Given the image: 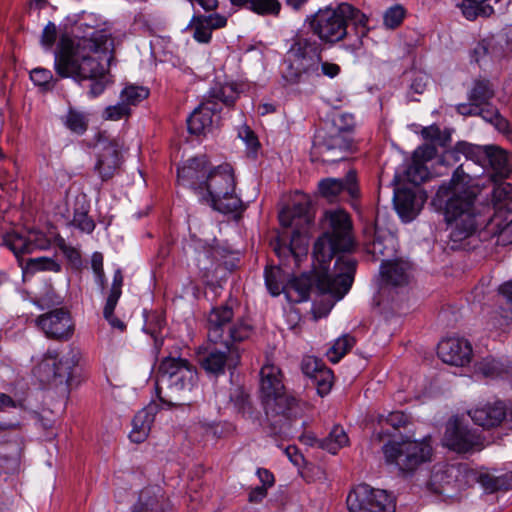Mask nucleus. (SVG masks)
I'll return each mask as SVG.
<instances>
[{
  "mask_svg": "<svg viewBox=\"0 0 512 512\" xmlns=\"http://www.w3.org/2000/svg\"><path fill=\"white\" fill-rule=\"evenodd\" d=\"M386 462L403 472H412L430 460L432 447L427 440L389 442L382 447Z\"/></svg>",
  "mask_w": 512,
  "mask_h": 512,
  "instance_id": "9d476101",
  "label": "nucleus"
},
{
  "mask_svg": "<svg viewBox=\"0 0 512 512\" xmlns=\"http://www.w3.org/2000/svg\"><path fill=\"white\" fill-rule=\"evenodd\" d=\"M149 96V90L143 86H126L120 94V99L127 107L136 106Z\"/></svg>",
  "mask_w": 512,
  "mask_h": 512,
  "instance_id": "58836bf2",
  "label": "nucleus"
},
{
  "mask_svg": "<svg viewBox=\"0 0 512 512\" xmlns=\"http://www.w3.org/2000/svg\"><path fill=\"white\" fill-rule=\"evenodd\" d=\"M231 2L236 6H247L254 13L264 16H277L281 11L279 0H231Z\"/></svg>",
  "mask_w": 512,
  "mask_h": 512,
  "instance_id": "2f4dec72",
  "label": "nucleus"
},
{
  "mask_svg": "<svg viewBox=\"0 0 512 512\" xmlns=\"http://www.w3.org/2000/svg\"><path fill=\"white\" fill-rule=\"evenodd\" d=\"M30 79L35 85L52 89L54 87L53 74L49 69L35 68L30 72Z\"/></svg>",
  "mask_w": 512,
  "mask_h": 512,
  "instance_id": "8fccbe9b",
  "label": "nucleus"
},
{
  "mask_svg": "<svg viewBox=\"0 0 512 512\" xmlns=\"http://www.w3.org/2000/svg\"><path fill=\"white\" fill-rule=\"evenodd\" d=\"M494 87L487 79H476L468 92V100L474 101L479 106L487 105L494 97Z\"/></svg>",
  "mask_w": 512,
  "mask_h": 512,
  "instance_id": "f704fd0d",
  "label": "nucleus"
},
{
  "mask_svg": "<svg viewBox=\"0 0 512 512\" xmlns=\"http://www.w3.org/2000/svg\"><path fill=\"white\" fill-rule=\"evenodd\" d=\"M478 482L488 493H493L498 490L512 489V471L500 476L482 473L478 476Z\"/></svg>",
  "mask_w": 512,
  "mask_h": 512,
  "instance_id": "72a5a7b5",
  "label": "nucleus"
},
{
  "mask_svg": "<svg viewBox=\"0 0 512 512\" xmlns=\"http://www.w3.org/2000/svg\"><path fill=\"white\" fill-rule=\"evenodd\" d=\"M149 325L151 328L156 329L157 334H161V332L165 326V320L160 315L152 314L146 320V324L144 326L145 332H146L147 326H149Z\"/></svg>",
  "mask_w": 512,
  "mask_h": 512,
  "instance_id": "0e129e2a",
  "label": "nucleus"
},
{
  "mask_svg": "<svg viewBox=\"0 0 512 512\" xmlns=\"http://www.w3.org/2000/svg\"><path fill=\"white\" fill-rule=\"evenodd\" d=\"M26 270L31 273L39 271L59 272L61 270V265L49 257L29 258L26 261Z\"/></svg>",
  "mask_w": 512,
  "mask_h": 512,
  "instance_id": "a19ab883",
  "label": "nucleus"
},
{
  "mask_svg": "<svg viewBox=\"0 0 512 512\" xmlns=\"http://www.w3.org/2000/svg\"><path fill=\"white\" fill-rule=\"evenodd\" d=\"M320 62L321 43L317 39L295 34L285 55L282 77L289 84H297L319 75Z\"/></svg>",
  "mask_w": 512,
  "mask_h": 512,
  "instance_id": "6e6552de",
  "label": "nucleus"
},
{
  "mask_svg": "<svg viewBox=\"0 0 512 512\" xmlns=\"http://www.w3.org/2000/svg\"><path fill=\"white\" fill-rule=\"evenodd\" d=\"M354 125L351 114H341L333 123L319 129L314 135L311 160L325 164L345 160L354 151L353 139L350 137Z\"/></svg>",
  "mask_w": 512,
  "mask_h": 512,
  "instance_id": "0eeeda50",
  "label": "nucleus"
},
{
  "mask_svg": "<svg viewBox=\"0 0 512 512\" xmlns=\"http://www.w3.org/2000/svg\"><path fill=\"white\" fill-rule=\"evenodd\" d=\"M238 98L237 92L232 86H223L210 92L207 100H213L218 103L220 101L227 107H232Z\"/></svg>",
  "mask_w": 512,
  "mask_h": 512,
  "instance_id": "a18cd8bd",
  "label": "nucleus"
},
{
  "mask_svg": "<svg viewBox=\"0 0 512 512\" xmlns=\"http://www.w3.org/2000/svg\"><path fill=\"white\" fill-rule=\"evenodd\" d=\"M428 77L423 74H417L413 78L410 88L417 94H422L427 86Z\"/></svg>",
  "mask_w": 512,
  "mask_h": 512,
  "instance_id": "e2e57ef3",
  "label": "nucleus"
},
{
  "mask_svg": "<svg viewBox=\"0 0 512 512\" xmlns=\"http://www.w3.org/2000/svg\"><path fill=\"white\" fill-rule=\"evenodd\" d=\"M236 301L214 307L207 317V338L205 347L199 348L198 359L207 374L218 377L226 370L233 371L241 362V350L237 343L252 334V326L242 318H234Z\"/></svg>",
  "mask_w": 512,
  "mask_h": 512,
  "instance_id": "20e7f679",
  "label": "nucleus"
},
{
  "mask_svg": "<svg viewBox=\"0 0 512 512\" xmlns=\"http://www.w3.org/2000/svg\"><path fill=\"white\" fill-rule=\"evenodd\" d=\"M36 324L47 338L57 341H67L74 333L73 320L64 308H57L40 315L36 319Z\"/></svg>",
  "mask_w": 512,
  "mask_h": 512,
  "instance_id": "2eb2a0df",
  "label": "nucleus"
},
{
  "mask_svg": "<svg viewBox=\"0 0 512 512\" xmlns=\"http://www.w3.org/2000/svg\"><path fill=\"white\" fill-rule=\"evenodd\" d=\"M466 159L454 171L448 183L438 187L434 201L445 203V220L449 230L452 249L458 247L463 240L472 236L477 229L474 202L475 191L469 186L477 175L471 173L472 165L486 167L487 146L458 142L452 150L444 154L445 161H459V155Z\"/></svg>",
  "mask_w": 512,
  "mask_h": 512,
  "instance_id": "f03ea898",
  "label": "nucleus"
},
{
  "mask_svg": "<svg viewBox=\"0 0 512 512\" xmlns=\"http://www.w3.org/2000/svg\"><path fill=\"white\" fill-rule=\"evenodd\" d=\"M472 421L484 429H492L499 426L506 418L507 411L501 401L487 403L468 412Z\"/></svg>",
  "mask_w": 512,
  "mask_h": 512,
  "instance_id": "5701e85b",
  "label": "nucleus"
},
{
  "mask_svg": "<svg viewBox=\"0 0 512 512\" xmlns=\"http://www.w3.org/2000/svg\"><path fill=\"white\" fill-rule=\"evenodd\" d=\"M197 380V371L191 369H182L174 376L157 377L156 390L161 402L168 405L180 403L181 394L191 391Z\"/></svg>",
  "mask_w": 512,
  "mask_h": 512,
  "instance_id": "4468645a",
  "label": "nucleus"
},
{
  "mask_svg": "<svg viewBox=\"0 0 512 512\" xmlns=\"http://www.w3.org/2000/svg\"><path fill=\"white\" fill-rule=\"evenodd\" d=\"M349 512H395L396 498L383 489L368 484H359L352 489L346 499Z\"/></svg>",
  "mask_w": 512,
  "mask_h": 512,
  "instance_id": "9b49d317",
  "label": "nucleus"
},
{
  "mask_svg": "<svg viewBox=\"0 0 512 512\" xmlns=\"http://www.w3.org/2000/svg\"><path fill=\"white\" fill-rule=\"evenodd\" d=\"M327 367L322 363L321 360L313 356H307L302 360L301 369L302 372L308 376L311 380L318 374L322 369Z\"/></svg>",
  "mask_w": 512,
  "mask_h": 512,
  "instance_id": "864d4df0",
  "label": "nucleus"
},
{
  "mask_svg": "<svg viewBox=\"0 0 512 512\" xmlns=\"http://www.w3.org/2000/svg\"><path fill=\"white\" fill-rule=\"evenodd\" d=\"M3 245L20 258L21 255L31 254L36 250L48 249L50 240L41 232H29L28 236H24L13 231L3 236Z\"/></svg>",
  "mask_w": 512,
  "mask_h": 512,
  "instance_id": "f3484780",
  "label": "nucleus"
},
{
  "mask_svg": "<svg viewBox=\"0 0 512 512\" xmlns=\"http://www.w3.org/2000/svg\"><path fill=\"white\" fill-rule=\"evenodd\" d=\"M122 286H123V275L120 269H117L114 272L112 286L107 297L106 301H110V305L114 303V301H118L122 294Z\"/></svg>",
  "mask_w": 512,
  "mask_h": 512,
  "instance_id": "6e6d98bb",
  "label": "nucleus"
},
{
  "mask_svg": "<svg viewBox=\"0 0 512 512\" xmlns=\"http://www.w3.org/2000/svg\"><path fill=\"white\" fill-rule=\"evenodd\" d=\"M21 451L22 448L17 445L11 455L2 454L0 457L3 461L9 463V469L15 470L19 466Z\"/></svg>",
  "mask_w": 512,
  "mask_h": 512,
  "instance_id": "680f3d73",
  "label": "nucleus"
},
{
  "mask_svg": "<svg viewBox=\"0 0 512 512\" xmlns=\"http://www.w3.org/2000/svg\"><path fill=\"white\" fill-rule=\"evenodd\" d=\"M117 303L118 301H114V303L109 306V304H111L110 301H106L103 310V316L113 329H117L118 331L123 332L126 329V324L114 315V310Z\"/></svg>",
  "mask_w": 512,
  "mask_h": 512,
  "instance_id": "5fc2aeb1",
  "label": "nucleus"
},
{
  "mask_svg": "<svg viewBox=\"0 0 512 512\" xmlns=\"http://www.w3.org/2000/svg\"><path fill=\"white\" fill-rule=\"evenodd\" d=\"M456 111L463 116H476L480 113V106L474 101L461 103L456 106Z\"/></svg>",
  "mask_w": 512,
  "mask_h": 512,
  "instance_id": "052dcab7",
  "label": "nucleus"
},
{
  "mask_svg": "<svg viewBox=\"0 0 512 512\" xmlns=\"http://www.w3.org/2000/svg\"><path fill=\"white\" fill-rule=\"evenodd\" d=\"M492 194L493 198L498 202L512 199V184L501 182L493 188Z\"/></svg>",
  "mask_w": 512,
  "mask_h": 512,
  "instance_id": "13d9d810",
  "label": "nucleus"
},
{
  "mask_svg": "<svg viewBox=\"0 0 512 512\" xmlns=\"http://www.w3.org/2000/svg\"><path fill=\"white\" fill-rule=\"evenodd\" d=\"M51 377L60 384L66 383L72 379L74 367L78 364L79 353L71 350L67 355L57 360V354L51 353Z\"/></svg>",
  "mask_w": 512,
  "mask_h": 512,
  "instance_id": "a878e982",
  "label": "nucleus"
},
{
  "mask_svg": "<svg viewBox=\"0 0 512 512\" xmlns=\"http://www.w3.org/2000/svg\"><path fill=\"white\" fill-rule=\"evenodd\" d=\"M405 11L402 6L391 7L384 14V24L387 29H396L403 21Z\"/></svg>",
  "mask_w": 512,
  "mask_h": 512,
  "instance_id": "603ef678",
  "label": "nucleus"
},
{
  "mask_svg": "<svg viewBox=\"0 0 512 512\" xmlns=\"http://www.w3.org/2000/svg\"><path fill=\"white\" fill-rule=\"evenodd\" d=\"M394 205L397 213L405 222L413 220L422 206L416 194L411 190L398 191L394 196Z\"/></svg>",
  "mask_w": 512,
  "mask_h": 512,
  "instance_id": "bb28decb",
  "label": "nucleus"
},
{
  "mask_svg": "<svg viewBox=\"0 0 512 512\" xmlns=\"http://www.w3.org/2000/svg\"><path fill=\"white\" fill-rule=\"evenodd\" d=\"M193 366L189 363L188 360L180 358V357H171L167 356L165 357L158 369L157 377L162 376H174L178 374L179 371L182 369H191Z\"/></svg>",
  "mask_w": 512,
  "mask_h": 512,
  "instance_id": "e433bc0d",
  "label": "nucleus"
},
{
  "mask_svg": "<svg viewBox=\"0 0 512 512\" xmlns=\"http://www.w3.org/2000/svg\"><path fill=\"white\" fill-rule=\"evenodd\" d=\"M265 285L272 296H278L284 293L288 274L280 267L267 266L264 271Z\"/></svg>",
  "mask_w": 512,
  "mask_h": 512,
  "instance_id": "7c9ffc66",
  "label": "nucleus"
},
{
  "mask_svg": "<svg viewBox=\"0 0 512 512\" xmlns=\"http://www.w3.org/2000/svg\"><path fill=\"white\" fill-rule=\"evenodd\" d=\"M238 135L250 149L255 150L259 146L255 133L248 126H243Z\"/></svg>",
  "mask_w": 512,
  "mask_h": 512,
  "instance_id": "bf43d9fd",
  "label": "nucleus"
},
{
  "mask_svg": "<svg viewBox=\"0 0 512 512\" xmlns=\"http://www.w3.org/2000/svg\"><path fill=\"white\" fill-rule=\"evenodd\" d=\"M257 475H258L260 482L262 483L261 486H265L267 489L269 487L273 486L274 476L269 470L264 469V468H259L257 470Z\"/></svg>",
  "mask_w": 512,
  "mask_h": 512,
  "instance_id": "338daca9",
  "label": "nucleus"
},
{
  "mask_svg": "<svg viewBox=\"0 0 512 512\" xmlns=\"http://www.w3.org/2000/svg\"><path fill=\"white\" fill-rule=\"evenodd\" d=\"M438 356L447 364L464 366L471 361L472 346L464 338H447L438 344Z\"/></svg>",
  "mask_w": 512,
  "mask_h": 512,
  "instance_id": "6ab92c4d",
  "label": "nucleus"
},
{
  "mask_svg": "<svg viewBox=\"0 0 512 512\" xmlns=\"http://www.w3.org/2000/svg\"><path fill=\"white\" fill-rule=\"evenodd\" d=\"M171 504L158 486L146 487L141 490L138 501L131 512H169Z\"/></svg>",
  "mask_w": 512,
  "mask_h": 512,
  "instance_id": "4be33fe9",
  "label": "nucleus"
},
{
  "mask_svg": "<svg viewBox=\"0 0 512 512\" xmlns=\"http://www.w3.org/2000/svg\"><path fill=\"white\" fill-rule=\"evenodd\" d=\"M413 264L402 258L382 260L380 276L382 288H403L413 280Z\"/></svg>",
  "mask_w": 512,
  "mask_h": 512,
  "instance_id": "dca6fc26",
  "label": "nucleus"
},
{
  "mask_svg": "<svg viewBox=\"0 0 512 512\" xmlns=\"http://www.w3.org/2000/svg\"><path fill=\"white\" fill-rule=\"evenodd\" d=\"M197 196L213 210L222 214H234L239 219L246 205L236 193V179L232 167L228 164L212 168L202 183Z\"/></svg>",
  "mask_w": 512,
  "mask_h": 512,
  "instance_id": "423d86ee",
  "label": "nucleus"
},
{
  "mask_svg": "<svg viewBox=\"0 0 512 512\" xmlns=\"http://www.w3.org/2000/svg\"><path fill=\"white\" fill-rule=\"evenodd\" d=\"M469 471L463 464H438L433 467L428 486L436 494L452 496L468 484Z\"/></svg>",
  "mask_w": 512,
  "mask_h": 512,
  "instance_id": "f8f14e48",
  "label": "nucleus"
},
{
  "mask_svg": "<svg viewBox=\"0 0 512 512\" xmlns=\"http://www.w3.org/2000/svg\"><path fill=\"white\" fill-rule=\"evenodd\" d=\"M487 0H463L460 4L463 15L471 20L479 14H486V7L483 6Z\"/></svg>",
  "mask_w": 512,
  "mask_h": 512,
  "instance_id": "09e8293b",
  "label": "nucleus"
},
{
  "mask_svg": "<svg viewBox=\"0 0 512 512\" xmlns=\"http://www.w3.org/2000/svg\"><path fill=\"white\" fill-rule=\"evenodd\" d=\"M195 32H205L206 30H215L225 27L227 18L220 14L202 15L193 18Z\"/></svg>",
  "mask_w": 512,
  "mask_h": 512,
  "instance_id": "4c0bfd02",
  "label": "nucleus"
},
{
  "mask_svg": "<svg viewBox=\"0 0 512 512\" xmlns=\"http://www.w3.org/2000/svg\"><path fill=\"white\" fill-rule=\"evenodd\" d=\"M63 123L72 133L82 135L88 128V118L83 113L74 108H69L67 114L63 118Z\"/></svg>",
  "mask_w": 512,
  "mask_h": 512,
  "instance_id": "c9c22d12",
  "label": "nucleus"
},
{
  "mask_svg": "<svg viewBox=\"0 0 512 512\" xmlns=\"http://www.w3.org/2000/svg\"><path fill=\"white\" fill-rule=\"evenodd\" d=\"M71 223L80 231L88 234L92 233L95 229V222L88 216V209L84 205L74 209V215Z\"/></svg>",
  "mask_w": 512,
  "mask_h": 512,
  "instance_id": "79ce46f5",
  "label": "nucleus"
},
{
  "mask_svg": "<svg viewBox=\"0 0 512 512\" xmlns=\"http://www.w3.org/2000/svg\"><path fill=\"white\" fill-rule=\"evenodd\" d=\"M476 370L487 378H496L505 372L504 366L493 358H485L477 364Z\"/></svg>",
  "mask_w": 512,
  "mask_h": 512,
  "instance_id": "c03bdc74",
  "label": "nucleus"
},
{
  "mask_svg": "<svg viewBox=\"0 0 512 512\" xmlns=\"http://www.w3.org/2000/svg\"><path fill=\"white\" fill-rule=\"evenodd\" d=\"M366 250L373 256L374 260H380L381 257H388L392 255L394 251V238L390 235H380L376 229L374 238L372 242L367 244Z\"/></svg>",
  "mask_w": 512,
  "mask_h": 512,
  "instance_id": "473e14b6",
  "label": "nucleus"
},
{
  "mask_svg": "<svg viewBox=\"0 0 512 512\" xmlns=\"http://www.w3.org/2000/svg\"><path fill=\"white\" fill-rule=\"evenodd\" d=\"M155 419L154 407H146L137 412L132 420V430L129 437L134 443L143 442L151 429Z\"/></svg>",
  "mask_w": 512,
  "mask_h": 512,
  "instance_id": "cd10ccee",
  "label": "nucleus"
},
{
  "mask_svg": "<svg viewBox=\"0 0 512 512\" xmlns=\"http://www.w3.org/2000/svg\"><path fill=\"white\" fill-rule=\"evenodd\" d=\"M333 372L331 369H322L313 379L312 384L316 387L317 393L323 397L327 395L333 385Z\"/></svg>",
  "mask_w": 512,
  "mask_h": 512,
  "instance_id": "49530a36",
  "label": "nucleus"
},
{
  "mask_svg": "<svg viewBox=\"0 0 512 512\" xmlns=\"http://www.w3.org/2000/svg\"><path fill=\"white\" fill-rule=\"evenodd\" d=\"M380 423L387 424L392 426L394 429H398L408 423V416L401 411H395L389 413L385 418H381Z\"/></svg>",
  "mask_w": 512,
  "mask_h": 512,
  "instance_id": "4d7b16f0",
  "label": "nucleus"
},
{
  "mask_svg": "<svg viewBox=\"0 0 512 512\" xmlns=\"http://www.w3.org/2000/svg\"><path fill=\"white\" fill-rule=\"evenodd\" d=\"M321 227L323 233L313 247V257L320 271L315 279L302 274L288 280L284 294L290 302L308 300L314 283L321 293L337 295L339 298L349 291L353 283L357 262L346 254L355 247L348 213L342 209L325 211Z\"/></svg>",
  "mask_w": 512,
  "mask_h": 512,
  "instance_id": "f257e3e1",
  "label": "nucleus"
},
{
  "mask_svg": "<svg viewBox=\"0 0 512 512\" xmlns=\"http://www.w3.org/2000/svg\"><path fill=\"white\" fill-rule=\"evenodd\" d=\"M320 194L328 201L333 202L344 191H347L350 197L358 195L356 182V173L349 171L344 179L326 178L318 184Z\"/></svg>",
  "mask_w": 512,
  "mask_h": 512,
  "instance_id": "412c9836",
  "label": "nucleus"
},
{
  "mask_svg": "<svg viewBox=\"0 0 512 512\" xmlns=\"http://www.w3.org/2000/svg\"><path fill=\"white\" fill-rule=\"evenodd\" d=\"M114 40L108 34H62L54 59L56 73L77 82L91 80L89 94L97 97L108 83L116 62Z\"/></svg>",
  "mask_w": 512,
  "mask_h": 512,
  "instance_id": "7ed1b4c3",
  "label": "nucleus"
},
{
  "mask_svg": "<svg viewBox=\"0 0 512 512\" xmlns=\"http://www.w3.org/2000/svg\"><path fill=\"white\" fill-rule=\"evenodd\" d=\"M311 203L307 198L295 202L291 208H285L279 213V221L283 227L298 226L300 223L312 222Z\"/></svg>",
  "mask_w": 512,
  "mask_h": 512,
  "instance_id": "393cba45",
  "label": "nucleus"
},
{
  "mask_svg": "<svg viewBox=\"0 0 512 512\" xmlns=\"http://www.w3.org/2000/svg\"><path fill=\"white\" fill-rule=\"evenodd\" d=\"M366 25L365 14L348 3H341L336 8L319 9L310 21L313 32H346L349 27L354 30L369 29Z\"/></svg>",
  "mask_w": 512,
  "mask_h": 512,
  "instance_id": "1a4fd4ad",
  "label": "nucleus"
},
{
  "mask_svg": "<svg viewBox=\"0 0 512 512\" xmlns=\"http://www.w3.org/2000/svg\"><path fill=\"white\" fill-rule=\"evenodd\" d=\"M146 333L150 334L152 338L154 339V352L157 356L163 346L164 343V336L163 333L157 334V331L155 328H151L150 325L146 328Z\"/></svg>",
  "mask_w": 512,
  "mask_h": 512,
  "instance_id": "69168bd1",
  "label": "nucleus"
},
{
  "mask_svg": "<svg viewBox=\"0 0 512 512\" xmlns=\"http://www.w3.org/2000/svg\"><path fill=\"white\" fill-rule=\"evenodd\" d=\"M130 114L131 108L127 107L121 99L117 104L108 106L104 110V118L111 121L120 120L122 118L128 117Z\"/></svg>",
  "mask_w": 512,
  "mask_h": 512,
  "instance_id": "3c124183",
  "label": "nucleus"
},
{
  "mask_svg": "<svg viewBox=\"0 0 512 512\" xmlns=\"http://www.w3.org/2000/svg\"><path fill=\"white\" fill-rule=\"evenodd\" d=\"M355 344V339L349 334L339 337L328 350L327 356L333 363H337Z\"/></svg>",
  "mask_w": 512,
  "mask_h": 512,
  "instance_id": "ea45409f",
  "label": "nucleus"
},
{
  "mask_svg": "<svg viewBox=\"0 0 512 512\" xmlns=\"http://www.w3.org/2000/svg\"><path fill=\"white\" fill-rule=\"evenodd\" d=\"M212 169L206 156L193 157L177 170L178 182L186 187L191 188L197 195L198 190L205 181L207 174Z\"/></svg>",
  "mask_w": 512,
  "mask_h": 512,
  "instance_id": "a211bd4d",
  "label": "nucleus"
},
{
  "mask_svg": "<svg viewBox=\"0 0 512 512\" xmlns=\"http://www.w3.org/2000/svg\"><path fill=\"white\" fill-rule=\"evenodd\" d=\"M486 166H490L494 171V176L506 178L511 172L507 152L495 145H487Z\"/></svg>",
  "mask_w": 512,
  "mask_h": 512,
  "instance_id": "c85d7f7f",
  "label": "nucleus"
},
{
  "mask_svg": "<svg viewBox=\"0 0 512 512\" xmlns=\"http://www.w3.org/2000/svg\"><path fill=\"white\" fill-rule=\"evenodd\" d=\"M220 111L219 103L205 100L190 114L187 119L188 130L191 134L200 135L210 130L214 117Z\"/></svg>",
  "mask_w": 512,
  "mask_h": 512,
  "instance_id": "aec40b11",
  "label": "nucleus"
},
{
  "mask_svg": "<svg viewBox=\"0 0 512 512\" xmlns=\"http://www.w3.org/2000/svg\"><path fill=\"white\" fill-rule=\"evenodd\" d=\"M308 439L311 444L316 442L320 448L327 450L331 454H336L339 449L346 446L349 442L346 432L340 426H334L329 435L321 440H317L314 437Z\"/></svg>",
  "mask_w": 512,
  "mask_h": 512,
  "instance_id": "c756f323",
  "label": "nucleus"
},
{
  "mask_svg": "<svg viewBox=\"0 0 512 512\" xmlns=\"http://www.w3.org/2000/svg\"><path fill=\"white\" fill-rule=\"evenodd\" d=\"M121 164V155L118 146L109 142L105 144L97 157L95 171L99 174L102 181L111 179Z\"/></svg>",
  "mask_w": 512,
  "mask_h": 512,
  "instance_id": "b1692460",
  "label": "nucleus"
},
{
  "mask_svg": "<svg viewBox=\"0 0 512 512\" xmlns=\"http://www.w3.org/2000/svg\"><path fill=\"white\" fill-rule=\"evenodd\" d=\"M443 443L457 453L475 452L484 448L483 437L457 417L446 423Z\"/></svg>",
  "mask_w": 512,
  "mask_h": 512,
  "instance_id": "ddd939ff",
  "label": "nucleus"
},
{
  "mask_svg": "<svg viewBox=\"0 0 512 512\" xmlns=\"http://www.w3.org/2000/svg\"><path fill=\"white\" fill-rule=\"evenodd\" d=\"M281 370L266 364L260 370V398L266 420L275 435L286 433L292 423L302 416L299 401L287 392Z\"/></svg>",
  "mask_w": 512,
  "mask_h": 512,
  "instance_id": "39448f33",
  "label": "nucleus"
},
{
  "mask_svg": "<svg viewBox=\"0 0 512 512\" xmlns=\"http://www.w3.org/2000/svg\"><path fill=\"white\" fill-rule=\"evenodd\" d=\"M485 121L493 124L498 130L504 131L508 127V122L504 119L499 111L494 108H481L480 113H478Z\"/></svg>",
  "mask_w": 512,
  "mask_h": 512,
  "instance_id": "de8ad7c7",
  "label": "nucleus"
},
{
  "mask_svg": "<svg viewBox=\"0 0 512 512\" xmlns=\"http://www.w3.org/2000/svg\"><path fill=\"white\" fill-rule=\"evenodd\" d=\"M405 174L410 183L420 185L428 178L429 171L423 162L414 157L413 162L407 167Z\"/></svg>",
  "mask_w": 512,
  "mask_h": 512,
  "instance_id": "37998d69",
  "label": "nucleus"
},
{
  "mask_svg": "<svg viewBox=\"0 0 512 512\" xmlns=\"http://www.w3.org/2000/svg\"><path fill=\"white\" fill-rule=\"evenodd\" d=\"M267 496V488L265 486H257L249 493V501L251 503L261 502Z\"/></svg>",
  "mask_w": 512,
  "mask_h": 512,
  "instance_id": "774afa93",
  "label": "nucleus"
}]
</instances>
